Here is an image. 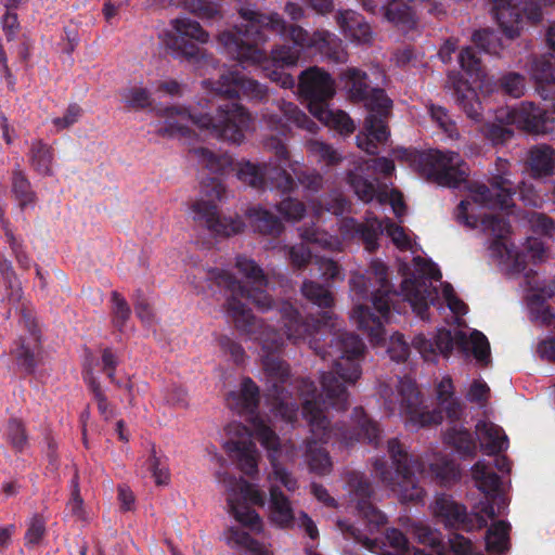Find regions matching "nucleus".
<instances>
[{"instance_id": "nucleus-1", "label": "nucleus", "mask_w": 555, "mask_h": 555, "mask_svg": "<svg viewBox=\"0 0 555 555\" xmlns=\"http://www.w3.org/2000/svg\"><path fill=\"white\" fill-rule=\"evenodd\" d=\"M235 267L245 278L246 285H243L235 276L225 270L197 268L190 283L198 292L206 289L215 282L219 287L231 292L228 299V314L235 323V326L257 341L261 346L262 365L267 378L271 411L275 416H281L287 423L297 417L298 406L285 391L284 385L289 377L288 365L281 360L276 352L284 347L285 340L297 343L309 339V345L323 359L327 357L333 360L332 370L320 375L321 391L310 379L302 378L297 383L298 396L302 404V417L307 422L310 437L306 446V460L310 470L325 475L332 468V462L325 449L318 447L319 443H327L333 438L341 440L346 446L359 441L360 437L369 443L377 446L380 430L378 425L367 418L361 408L353 411V423L360 433L357 437L341 428L331 426L325 409L332 406L337 411H344L349 404L348 386L354 385L362 375L361 362L364 356L365 346L359 336L351 333H340L331 341L328 349L321 352L314 345L311 337L322 326H333V313L325 311L321 320H302L299 312L287 301L279 307V313L283 322V332L276 331L273 326L264 324L262 320L255 318L242 299L253 302L257 309L266 312L271 309L272 300L266 292L268 281L262 269L253 260L244 256L236 258Z\"/></svg>"}, {"instance_id": "nucleus-2", "label": "nucleus", "mask_w": 555, "mask_h": 555, "mask_svg": "<svg viewBox=\"0 0 555 555\" xmlns=\"http://www.w3.org/2000/svg\"><path fill=\"white\" fill-rule=\"evenodd\" d=\"M393 155L398 159L409 162L427 180L441 186L457 188L464 183L467 196L456 208V220L470 229L480 228L486 236L488 256L496 261L506 274L522 275L531 319L543 325H551L555 314L546 301L555 296V280L540 281L533 270H527V256L534 262L547 258L543 242L528 237L522 250H518L512 241L511 225L505 218L499 214L482 211L511 207L515 188L509 179V164L504 159H498L489 189L481 182L467 180L468 167L455 152L434 150L420 153L415 150L396 149Z\"/></svg>"}, {"instance_id": "nucleus-3", "label": "nucleus", "mask_w": 555, "mask_h": 555, "mask_svg": "<svg viewBox=\"0 0 555 555\" xmlns=\"http://www.w3.org/2000/svg\"><path fill=\"white\" fill-rule=\"evenodd\" d=\"M241 25L218 34L219 49L241 64L261 65L268 77L284 89L295 86L285 67L295 66L304 50H314L335 62L346 61L341 41L327 30L309 34L297 25H287L279 13H260L253 9L240 10Z\"/></svg>"}, {"instance_id": "nucleus-4", "label": "nucleus", "mask_w": 555, "mask_h": 555, "mask_svg": "<svg viewBox=\"0 0 555 555\" xmlns=\"http://www.w3.org/2000/svg\"><path fill=\"white\" fill-rule=\"evenodd\" d=\"M414 270L401 284V293L390 292L387 268L379 260H373L369 276L354 273L350 287L354 297L351 321L360 331L367 334L371 344L377 346L385 340L384 324L390 320L391 307L396 309V298L402 296L422 320H429L430 306L441 312L448 308L456 317L467 312V306L455 295L451 284L441 282V272L430 260L413 258Z\"/></svg>"}, {"instance_id": "nucleus-5", "label": "nucleus", "mask_w": 555, "mask_h": 555, "mask_svg": "<svg viewBox=\"0 0 555 555\" xmlns=\"http://www.w3.org/2000/svg\"><path fill=\"white\" fill-rule=\"evenodd\" d=\"M259 402V390L256 384L246 377L242 380L240 389L231 391L227 397L228 406L241 415H245L250 424V430L240 424H232L228 427L232 437L224 443L228 454L237 462L241 470L254 476L258 473L259 453L251 436H255L262 447L267 449L272 466V474L269 480L279 481L288 491L297 489V480L278 461L280 441L279 437L267 424L266 420L256 414Z\"/></svg>"}, {"instance_id": "nucleus-6", "label": "nucleus", "mask_w": 555, "mask_h": 555, "mask_svg": "<svg viewBox=\"0 0 555 555\" xmlns=\"http://www.w3.org/2000/svg\"><path fill=\"white\" fill-rule=\"evenodd\" d=\"M387 450L391 466L377 459L373 464L374 472L382 485L402 502H418L424 498L422 478L429 476L447 486L460 476L457 465L446 455L437 452L412 454L398 438L388 440Z\"/></svg>"}, {"instance_id": "nucleus-7", "label": "nucleus", "mask_w": 555, "mask_h": 555, "mask_svg": "<svg viewBox=\"0 0 555 555\" xmlns=\"http://www.w3.org/2000/svg\"><path fill=\"white\" fill-rule=\"evenodd\" d=\"M378 396L384 411L390 416L398 415L411 429L440 424L442 411L451 421L460 420L463 413L450 376H443L436 385V400L440 410H426L416 383L409 377L380 383Z\"/></svg>"}, {"instance_id": "nucleus-8", "label": "nucleus", "mask_w": 555, "mask_h": 555, "mask_svg": "<svg viewBox=\"0 0 555 555\" xmlns=\"http://www.w3.org/2000/svg\"><path fill=\"white\" fill-rule=\"evenodd\" d=\"M164 122L158 132L164 135L185 134L189 124L207 131L218 139L240 144L251 126L250 114L237 103L219 105L216 115L208 112V101L203 100L190 109L171 106L162 111Z\"/></svg>"}, {"instance_id": "nucleus-9", "label": "nucleus", "mask_w": 555, "mask_h": 555, "mask_svg": "<svg viewBox=\"0 0 555 555\" xmlns=\"http://www.w3.org/2000/svg\"><path fill=\"white\" fill-rule=\"evenodd\" d=\"M472 477L475 486L486 495V501L479 505V513L468 515L466 508L441 494L435 500L434 515L449 528L463 530L480 529L487 526V519L494 518L505 509L508 502L504 496L505 485L493 470L490 462L480 460L472 467Z\"/></svg>"}, {"instance_id": "nucleus-10", "label": "nucleus", "mask_w": 555, "mask_h": 555, "mask_svg": "<svg viewBox=\"0 0 555 555\" xmlns=\"http://www.w3.org/2000/svg\"><path fill=\"white\" fill-rule=\"evenodd\" d=\"M345 88L353 99L365 100L369 115L364 129L357 135V145L367 154H376L378 144L387 141L389 130L387 126L392 102L384 90L369 91L365 73L358 68H348L344 75Z\"/></svg>"}, {"instance_id": "nucleus-11", "label": "nucleus", "mask_w": 555, "mask_h": 555, "mask_svg": "<svg viewBox=\"0 0 555 555\" xmlns=\"http://www.w3.org/2000/svg\"><path fill=\"white\" fill-rule=\"evenodd\" d=\"M412 346L418 351L425 361H436L438 356L449 358L454 349L464 354H473L480 364L490 362V345L487 337L477 330L454 331L440 328L435 339H427L423 334L416 335L412 340Z\"/></svg>"}, {"instance_id": "nucleus-12", "label": "nucleus", "mask_w": 555, "mask_h": 555, "mask_svg": "<svg viewBox=\"0 0 555 555\" xmlns=\"http://www.w3.org/2000/svg\"><path fill=\"white\" fill-rule=\"evenodd\" d=\"M299 91L308 102L310 113L321 122L343 134L353 132L354 124L345 112L328 108L327 101L335 94V81L328 73L319 67L304 70L299 77Z\"/></svg>"}, {"instance_id": "nucleus-13", "label": "nucleus", "mask_w": 555, "mask_h": 555, "mask_svg": "<svg viewBox=\"0 0 555 555\" xmlns=\"http://www.w3.org/2000/svg\"><path fill=\"white\" fill-rule=\"evenodd\" d=\"M347 486L351 501L356 503V507L366 527L360 529L348 520L338 519L337 528L346 539H351L365 548L374 551L377 547V542L371 535L386 524V516L369 501L372 494V486L363 474L358 472L348 474Z\"/></svg>"}, {"instance_id": "nucleus-14", "label": "nucleus", "mask_w": 555, "mask_h": 555, "mask_svg": "<svg viewBox=\"0 0 555 555\" xmlns=\"http://www.w3.org/2000/svg\"><path fill=\"white\" fill-rule=\"evenodd\" d=\"M225 188L218 179H210L202 185L201 197L193 201L189 207V217L193 222L207 229L216 235L231 236L242 231L244 224L241 219L221 218L217 202L222 201Z\"/></svg>"}, {"instance_id": "nucleus-15", "label": "nucleus", "mask_w": 555, "mask_h": 555, "mask_svg": "<svg viewBox=\"0 0 555 555\" xmlns=\"http://www.w3.org/2000/svg\"><path fill=\"white\" fill-rule=\"evenodd\" d=\"M162 40L176 59L198 64L208 57L206 50L199 44L208 43L210 35L199 22L188 16L171 20L169 28L163 33Z\"/></svg>"}, {"instance_id": "nucleus-16", "label": "nucleus", "mask_w": 555, "mask_h": 555, "mask_svg": "<svg viewBox=\"0 0 555 555\" xmlns=\"http://www.w3.org/2000/svg\"><path fill=\"white\" fill-rule=\"evenodd\" d=\"M216 478L224 488L229 512L235 520L254 532H260L262 520L253 506H262L264 494L243 478H236L225 472H217Z\"/></svg>"}, {"instance_id": "nucleus-17", "label": "nucleus", "mask_w": 555, "mask_h": 555, "mask_svg": "<svg viewBox=\"0 0 555 555\" xmlns=\"http://www.w3.org/2000/svg\"><path fill=\"white\" fill-rule=\"evenodd\" d=\"M492 14L503 34L514 39L528 25H537L543 18L542 5H555V0H491Z\"/></svg>"}, {"instance_id": "nucleus-18", "label": "nucleus", "mask_w": 555, "mask_h": 555, "mask_svg": "<svg viewBox=\"0 0 555 555\" xmlns=\"http://www.w3.org/2000/svg\"><path fill=\"white\" fill-rule=\"evenodd\" d=\"M339 231L343 240L360 237L370 251L377 247V238L383 233L390 237L397 248L401 250L413 248L412 240L404 229L389 219L367 218L365 223H358L352 218H345L340 220Z\"/></svg>"}, {"instance_id": "nucleus-19", "label": "nucleus", "mask_w": 555, "mask_h": 555, "mask_svg": "<svg viewBox=\"0 0 555 555\" xmlns=\"http://www.w3.org/2000/svg\"><path fill=\"white\" fill-rule=\"evenodd\" d=\"M236 177L243 183L255 189H276L282 193L292 192L294 179L281 166L273 163L255 164L242 160L235 166Z\"/></svg>"}, {"instance_id": "nucleus-20", "label": "nucleus", "mask_w": 555, "mask_h": 555, "mask_svg": "<svg viewBox=\"0 0 555 555\" xmlns=\"http://www.w3.org/2000/svg\"><path fill=\"white\" fill-rule=\"evenodd\" d=\"M202 87L207 94L225 98L243 95L251 100H262L268 93L267 88L258 81L230 69L222 72L218 80L204 79Z\"/></svg>"}, {"instance_id": "nucleus-21", "label": "nucleus", "mask_w": 555, "mask_h": 555, "mask_svg": "<svg viewBox=\"0 0 555 555\" xmlns=\"http://www.w3.org/2000/svg\"><path fill=\"white\" fill-rule=\"evenodd\" d=\"M269 519L279 528L297 526L311 540H317L319 537L317 525L308 514L300 512L296 516L288 499L273 485L270 487Z\"/></svg>"}, {"instance_id": "nucleus-22", "label": "nucleus", "mask_w": 555, "mask_h": 555, "mask_svg": "<svg viewBox=\"0 0 555 555\" xmlns=\"http://www.w3.org/2000/svg\"><path fill=\"white\" fill-rule=\"evenodd\" d=\"M498 119H505L507 124L535 134L552 132L555 127V119L532 103H521L518 107L502 111Z\"/></svg>"}, {"instance_id": "nucleus-23", "label": "nucleus", "mask_w": 555, "mask_h": 555, "mask_svg": "<svg viewBox=\"0 0 555 555\" xmlns=\"http://www.w3.org/2000/svg\"><path fill=\"white\" fill-rule=\"evenodd\" d=\"M424 2H433L429 13L438 15L443 13V9L438 5L436 0H387L380 8L385 20L397 28L408 31L414 29L418 24L420 5Z\"/></svg>"}, {"instance_id": "nucleus-24", "label": "nucleus", "mask_w": 555, "mask_h": 555, "mask_svg": "<svg viewBox=\"0 0 555 555\" xmlns=\"http://www.w3.org/2000/svg\"><path fill=\"white\" fill-rule=\"evenodd\" d=\"M349 180L354 193L361 201L369 203L376 198L379 204L389 203L397 217L404 215L405 206L400 192L396 190L388 191L386 185H376L356 172L350 173Z\"/></svg>"}, {"instance_id": "nucleus-25", "label": "nucleus", "mask_w": 555, "mask_h": 555, "mask_svg": "<svg viewBox=\"0 0 555 555\" xmlns=\"http://www.w3.org/2000/svg\"><path fill=\"white\" fill-rule=\"evenodd\" d=\"M276 108L282 117L278 116L275 113H266L263 115V122L269 130L281 135H286L289 130V125L293 124L309 132H315L318 128L315 122L294 103L281 101L278 103Z\"/></svg>"}, {"instance_id": "nucleus-26", "label": "nucleus", "mask_w": 555, "mask_h": 555, "mask_svg": "<svg viewBox=\"0 0 555 555\" xmlns=\"http://www.w3.org/2000/svg\"><path fill=\"white\" fill-rule=\"evenodd\" d=\"M447 86L454 90L456 102L467 117L473 120H479L482 107L476 90L469 87L468 83L461 78L460 74L453 72L448 75Z\"/></svg>"}, {"instance_id": "nucleus-27", "label": "nucleus", "mask_w": 555, "mask_h": 555, "mask_svg": "<svg viewBox=\"0 0 555 555\" xmlns=\"http://www.w3.org/2000/svg\"><path fill=\"white\" fill-rule=\"evenodd\" d=\"M336 22L345 37L358 43H367L372 39V30L364 17L353 10L339 11Z\"/></svg>"}, {"instance_id": "nucleus-28", "label": "nucleus", "mask_w": 555, "mask_h": 555, "mask_svg": "<svg viewBox=\"0 0 555 555\" xmlns=\"http://www.w3.org/2000/svg\"><path fill=\"white\" fill-rule=\"evenodd\" d=\"M475 433L480 449L488 455H494L507 449L508 439L496 424L481 420L476 424Z\"/></svg>"}, {"instance_id": "nucleus-29", "label": "nucleus", "mask_w": 555, "mask_h": 555, "mask_svg": "<svg viewBox=\"0 0 555 555\" xmlns=\"http://www.w3.org/2000/svg\"><path fill=\"white\" fill-rule=\"evenodd\" d=\"M162 7H182L197 18L210 23L223 17L221 5L210 0H156Z\"/></svg>"}, {"instance_id": "nucleus-30", "label": "nucleus", "mask_w": 555, "mask_h": 555, "mask_svg": "<svg viewBox=\"0 0 555 555\" xmlns=\"http://www.w3.org/2000/svg\"><path fill=\"white\" fill-rule=\"evenodd\" d=\"M225 543L243 555H272V551L254 540L247 532L240 528L231 527L223 533Z\"/></svg>"}, {"instance_id": "nucleus-31", "label": "nucleus", "mask_w": 555, "mask_h": 555, "mask_svg": "<svg viewBox=\"0 0 555 555\" xmlns=\"http://www.w3.org/2000/svg\"><path fill=\"white\" fill-rule=\"evenodd\" d=\"M30 168L41 176L53 175L54 154L50 144L42 140H33L29 144L27 153Z\"/></svg>"}, {"instance_id": "nucleus-32", "label": "nucleus", "mask_w": 555, "mask_h": 555, "mask_svg": "<svg viewBox=\"0 0 555 555\" xmlns=\"http://www.w3.org/2000/svg\"><path fill=\"white\" fill-rule=\"evenodd\" d=\"M446 444L452 447L460 455L472 457L476 454L477 444L472 434L461 424H454L444 433Z\"/></svg>"}, {"instance_id": "nucleus-33", "label": "nucleus", "mask_w": 555, "mask_h": 555, "mask_svg": "<svg viewBox=\"0 0 555 555\" xmlns=\"http://www.w3.org/2000/svg\"><path fill=\"white\" fill-rule=\"evenodd\" d=\"M551 55H542L531 62L529 73L538 85V92L544 100L548 99V92L544 85L555 82V67Z\"/></svg>"}, {"instance_id": "nucleus-34", "label": "nucleus", "mask_w": 555, "mask_h": 555, "mask_svg": "<svg viewBox=\"0 0 555 555\" xmlns=\"http://www.w3.org/2000/svg\"><path fill=\"white\" fill-rule=\"evenodd\" d=\"M193 158L202 167L208 169L212 173H227L232 166V158L227 154H216L206 147H194L191 151Z\"/></svg>"}, {"instance_id": "nucleus-35", "label": "nucleus", "mask_w": 555, "mask_h": 555, "mask_svg": "<svg viewBox=\"0 0 555 555\" xmlns=\"http://www.w3.org/2000/svg\"><path fill=\"white\" fill-rule=\"evenodd\" d=\"M529 166L535 177L552 175L555 167V151L548 145L532 147L529 155Z\"/></svg>"}, {"instance_id": "nucleus-36", "label": "nucleus", "mask_w": 555, "mask_h": 555, "mask_svg": "<svg viewBox=\"0 0 555 555\" xmlns=\"http://www.w3.org/2000/svg\"><path fill=\"white\" fill-rule=\"evenodd\" d=\"M153 95L152 83L150 86L134 85L120 91L122 103L135 111L151 107L154 103Z\"/></svg>"}, {"instance_id": "nucleus-37", "label": "nucleus", "mask_w": 555, "mask_h": 555, "mask_svg": "<svg viewBox=\"0 0 555 555\" xmlns=\"http://www.w3.org/2000/svg\"><path fill=\"white\" fill-rule=\"evenodd\" d=\"M246 217L255 231L263 234H279L282 231L281 221L270 211L261 207L247 209Z\"/></svg>"}, {"instance_id": "nucleus-38", "label": "nucleus", "mask_w": 555, "mask_h": 555, "mask_svg": "<svg viewBox=\"0 0 555 555\" xmlns=\"http://www.w3.org/2000/svg\"><path fill=\"white\" fill-rule=\"evenodd\" d=\"M12 193L22 209L35 206L36 193L20 168H16L12 173Z\"/></svg>"}, {"instance_id": "nucleus-39", "label": "nucleus", "mask_w": 555, "mask_h": 555, "mask_svg": "<svg viewBox=\"0 0 555 555\" xmlns=\"http://www.w3.org/2000/svg\"><path fill=\"white\" fill-rule=\"evenodd\" d=\"M300 237L302 241L317 244L318 246L332 250H341L343 243L339 237L328 234L320 229V227H310L300 229Z\"/></svg>"}, {"instance_id": "nucleus-40", "label": "nucleus", "mask_w": 555, "mask_h": 555, "mask_svg": "<svg viewBox=\"0 0 555 555\" xmlns=\"http://www.w3.org/2000/svg\"><path fill=\"white\" fill-rule=\"evenodd\" d=\"M348 207L349 203L338 192L331 193L324 206L319 202H311L310 204L313 218L317 220L318 223L321 222L322 216L325 211L331 212L332 215L335 216H339L343 215L348 209Z\"/></svg>"}, {"instance_id": "nucleus-41", "label": "nucleus", "mask_w": 555, "mask_h": 555, "mask_svg": "<svg viewBox=\"0 0 555 555\" xmlns=\"http://www.w3.org/2000/svg\"><path fill=\"white\" fill-rule=\"evenodd\" d=\"M509 524L500 520L494 522L486 535V547L489 552L502 553L508 548Z\"/></svg>"}, {"instance_id": "nucleus-42", "label": "nucleus", "mask_w": 555, "mask_h": 555, "mask_svg": "<svg viewBox=\"0 0 555 555\" xmlns=\"http://www.w3.org/2000/svg\"><path fill=\"white\" fill-rule=\"evenodd\" d=\"M300 291L307 300L320 308H331L334 304L331 291L313 281L305 280Z\"/></svg>"}, {"instance_id": "nucleus-43", "label": "nucleus", "mask_w": 555, "mask_h": 555, "mask_svg": "<svg viewBox=\"0 0 555 555\" xmlns=\"http://www.w3.org/2000/svg\"><path fill=\"white\" fill-rule=\"evenodd\" d=\"M459 62L462 69L473 79V81L478 83L479 88H483L486 75L474 50L469 47L463 49L459 55Z\"/></svg>"}, {"instance_id": "nucleus-44", "label": "nucleus", "mask_w": 555, "mask_h": 555, "mask_svg": "<svg viewBox=\"0 0 555 555\" xmlns=\"http://www.w3.org/2000/svg\"><path fill=\"white\" fill-rule=\"evenodd\" d=\"M306 147L309 154L315 157L318 162L328 166L335 165L341 159L340 154L336 150L322 141L310 140L306 143Z\"/></svg>"}, {"instance_id": "nucleus-45", "label": "nucleus", "mask_w": 555, "mask_h": 555, "mask_svg": "<svg viewBox=\"0 0 555 555\" xmlns=\"http://www.w3.org/2000/svg\"><path fill=\"white\" fill-rule=\"evenodd\" d=\"M427 112L431 120L444 132L449 138L455 139L459 137L455 124L450 118L448 111L439 105H427Z\"/></svg>"}, {"instance_id": "nucleus-46", "label": "nucleus", "mask_w": 555, "mask_h": 555, "mask_svg": "<svg viewBox=\"0 0 555 555\" xmlns=\"http://www.w3.org/2000/svg\"><path fill=\"white\" fill-rule=\"evenodd\" d=\"M149 468L152 472L156 485L165 486L169 483L170 473L167 460L165 456L158 455L154 447L152 448L149 459Z\"/></svg>"}, {"instance_id": "nucleus-47", "label": "nucleus", "mask_w": 555, "mask_h": 555, "mask_svg": "<svg viewBox=\"0 0 555 555\" xmlns=\"http://www.w3.org/2000/svg\"><path fill=\"white\" fill-rule=\"evenodd\" d=\"M526 219L534 233L551 237L555 232V222L545 214L531 211L526 216Z\"/></svg>"}, {"instance_id": "nucleus-48", "label": "nucleus", "mask_w": 555, "mask_h": 555, "mask_svg": "<svg viewBox=\"0 0 555 555\" xmlns=\"http://www.w3.org/2000/svg\"><path fill=\"white\" fill-rule=\"evenodd\" d=\"M473 41L485 52L499 54L502 49L501 40L498 35L490 29L477 30L473 35Z\"/></svg>"}, {"instance_id": "nucleus-49", "label": "nucleus", "mask_w": 555, "mask_h": 555, "mask_svg": "<svg viewBox=\"0 0 555 555\" xmlns=\"http://www.w3.org/2000/svg\"><path fill=\"white\" fill-rule=\"evenodd\" d=\"M4 435L9 443L16 451H23L27 446V435L24 425L17 420H12L8 423Z\"/></svg>"}, {"instance_id": "nucleus-50", "label": "nucleus", "mask_w": 555, "mask_h": 555, "mask_svg": "<svg viewBox=\"0 0 555 555\" xmlns=\"http://www.w3.org/2000/svg\"><path fill=\"white\" fill-rule=\"evenodd\" d=\"M387 353L396 362H404L410 354V346L404 340L403 335L395 333L390 336L387 344Z\"/></svg>"}, {"instance_id": "nucleus-51", "label": "nucleus", "mask_w": 555, "mask_h": 555, "mask_svg": "<svg viewBox=\"0 0 555 555\" xmlns=\"http://www.w3.org/2000/svg\"><path fill=\"white\" fill-rule=\"evenodd\" d=\"M112 311L115 326L121 330L128 321L131 310L125 298L117 292L112 293Z\"/></svg>"}, {"instance_id": "nucleus-52", "label": "nucleus", "mask_w": 555, "mask_h": 555, "mask_svg": "<svg viewBox=\"0 0 555 555\" xmlns=\"http://www.w3.org/2000/svg\"><path fill=\"white\" fill-rule=\"evenodd\" d=\"M278 210L286 220L297 221L304 217L306 207L298 199L287 197L278 205Z\"/></svg>"}, {"instance_id": "nucleus-53", "label": "nucleus", "mask_w": 555, "mask_h": 555, "mask_svg": "<svg viewBox=\"0 0 555 555\" xmlns=\"http://www.w3.org/2000/svg\"><path fill=\"white\" fill-rule=\"evenodd\" d=\"M154 95L164 96H181L183 94V86L173 78H162L152 82Z\"/></svg>"}, {"instance_id": "nucleus-54", "label": "nucleus", "mask_w": 555, "mask_h": 555, "mask_svg": "<svg viewBox=\"0 0 555 555\" xmlns=\"http://www.w3.org/2000/svg\"><path fill=\"white\" fill-rule=\"evenodd\" d=\"M291 169L305 190L317 193L323 188V177L320 173L315 171H297L295 165H291Z\"/></svg>"}, {"instance_id": "nucleus-55", "label": "nucleus", "mask_w": 555, "mask_h": 555, "mask_svg": "<svg viewBox=\"0 0 555 555\" xmlns=\"http://www.w3.org/2000/svg\"><path fill=\"white\" fill-rule=\"evenodd\" d=\"M386 540L392 551H385L383 555H408L409 542L402 532L397 529H388Z\"/></svg>"}, {"instance_id": "nucleus-56", "label": "nucleus", "mask_w": 555, "mask_h": 555, "mask_svg": "<svg viewBox=\"0 0 555 555\" xmlns=\"http://www.w3.org/2000/svg\"><path fill=\"white\" fill-rule=\"evenodd\" d=\"M288 259L296 269H304L310 263L312 254L309 247L302 242L288 248Z\"/></svg>"}, {"instance_id": "nucleus-57", "label": "nucleus", "mask_w": 555, "mask_h": 555, "mask_svg": "<svg viewBox=\"0 0 555 555\" xmlns=\"http://www.w3.org/2000/svg\"><path fill=\"white\" fill-rule=\"evenodd\" d=\"M313 264L318 268L320 276L325 280L335 281L344 278L340 267L331 259L317 257Z\"/></svg>"}, {"instance_id": "nucleus-58", "label": "nucleus", "mask_w": 555, "mask_h": 555, "mask_svg": "<svg viewBox=\"0 0 555 555\" xmlns=\"http://www.w3.org/2000/svg\"><path fill=\"white\" fill-rule=\"evenodd\" d=\"M502 88L511 96L520 98L525 92V78L519 74H507L502 79Z\"/></svg>"}, {"instance_id": "nucleus-59", "label": "nucleus", "mask_w": 555, "mask_h": 555, "mask_svg": "<svg viewBox=\"0 0 555 555\" xmlns=\"http://www.w3.org/2000/svg\"><path fill=\"white\" fill-rule=\"evenodd\" d=\"M483 134L494 144L504 143L512 135L513 131L503 125L487 124L482 127Z\"/></svg>"}, {"instance_id": "nucleus-60", "label": "nucleus", "mask_w": 555, "mask_h": 555, "mask_svg": "<svg viewBox=\"0 0 555 555\" xmlns=\"http://www.w3.org/2000/svg\"><path fill=\"white\" fill-rule=\"evenodd\" d=\"M489 392L488 385L481 379H476L469 386L466 399L482 405L488 401Z\"/></svg>"}, {"instance_id": "nucleus-61", "label": "nucleus", "mask_w": 555, "mask_h": 555, "mask_svg": "<svg viewBox=\"0 0 555 555\" xmlns=\"http://www.w3.org/2000/svg\"><path fill=\"white\" fill-rule=\"evenodd\" d=\"M80 115L81 108L76 104H72L66 109L64 116L53 118L52 124L55 126L57 130H62L77 122Z\"/></svg>"}, {"instance_id": "nucleus-62", "label": "nucleus", "mask_w": 555, "mask_h": 555, "mask_svg": "<svg viewBox=\"0 0 555 555\" xmlns=\"http://www.w3.org/2000/svg\"><path fill=\"white\" fill-rule=\"evenodd\" d=\"M219 346L220 349L224 353H228L234 362L240 363L243 361L245 351L240 344L227 336H223L219 339Z\"/></svg>"}, {"instance_id": "nucleus-63", "label": "nucleus", "mask_w": 555, "mask_h": 555, "mask_svg": "<svg viewBox=\"0 0 555 555\" xmlns=\"http://www.w3.org/2000/svg\"><path fill=\"white\" fill-rule=\"evenodd\" d=\"M519 197L527 206L541 207L544 203L543 197L534 190L531 184L521 183L518 188Z\"/></svg>"}, {"instance_id": "nucleus-64", "label": "nucleus", "mask_w": 555, "mask_h": 555, "mask_svg": "<svg viewBox=\"0 0 555 555\" xmlns=\"http://www.w3.org/2000/svg\"><path fill=\"white\" fill-rule=\"evenodd\" d=\"M451 550L456 555H474L472 542L461 534H453L449 538Z\"/></svg>"}]
</instances>
